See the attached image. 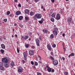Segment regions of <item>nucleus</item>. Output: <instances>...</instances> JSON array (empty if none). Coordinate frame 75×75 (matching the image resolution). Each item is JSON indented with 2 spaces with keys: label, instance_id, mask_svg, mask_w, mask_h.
<instances>
[{
  "label": "nucleus",
  "instance_id": "26",
  "mask_svg": "<svg viewBox=\"0 0 75 75\" xmlns=\"http://www.w3.org/2000/svg\"><path fill=\"white\" fill-rule=\"evenodd\" d=\"M68 20L69 22H71L72 21V19L71 18H69L68 19Z\"/></svg>",
  "mask_w": 75,
  "mask_h": 75
},
{
  "label": "nucleus",
  "instance_id": "36",
  "mask_svg": "<svg viewBox=\"0 0 75 75\" xmlns=\"http://www.w3.org/2000/svg\"><path fill=\"white\" fill-rule=\"evenodd\" d=\"M38 22L40 24H42V23H43V22L42 21H38Z\"/></svg>",
  "mask_w": 75,
  "mask_h": 75
},
{
  "label": "nucleus",
  "instance_id": "27",
  "mask_svg": "<svg viewBox=\"0 0 75 75\" xmlns=\"http://www.w3.org/2000/svg\"><path fill=\"white\" fill-rule=\"evenodd\" d=\"M0 51L1 53V54H3L4 52V50L3 49H1L0 50Z\"/></svg>",
  "mask_w": 75,
  "mask_h": 75
},
{
  "label": "nucleus",
  "instance_id": "56",
  "mask_svg": "<svg viewBox=\"0 0 75 75\" xmlns=\"http://www.w3.org/2000/svg\"><path fill=\"white\" fill-rule=\"evenodd\" d=\"M63 60V61H64V60H65V58L64 57H63L62 58Z\"/></svg>",
  "mask_w": 75,
  "mask_h": 75
},
{
  "label": "nucleus",
  "instance_id": "48",
  "mask_svg": "<svg viewBox=\"0 0 75 75\" xmlns=\"http://www.w3.org/2000/svg\"><path fill=\"white\" fill-rule=\"evenodd\" d=\"M22 62L23 63V64H24L25 63V61L23 60L22 61Z\"/></svg>",
  "mask_w": 75,
  "mask_h": 75
},
{
  "label": "nucleus",
  "instance_id": "53",
  "mask_svg": "<svg viewBox=\"0 0 75 75\" xmlns=\"http://www.w3.org/2000/svg\"><path fill=\"white\" fill-rule=\"evenodd\" d=\"M62 45L63 47H65V45H64V43H62Z\"/></svg>",
  "mask_w": 75,
  "mask_h": 75
},
{
  "label": "nucleus",
  "instance_id": "29",
  "mask_svg": "<svg viewBox=\"0 0 75 75\" xmlns=\"http://www.w3.org/2000/svg\"><path fill=\"white\" fill-rule=\"evenodd\" d=\"M58 28H54V30L53 31H58Z\"/></svg>",
  "mask_w": 75,
  "mask_h": 75
},
{
  "label": "nucleus",
  "instance_id": "61",
  "mask_svg": "<svg viewBox=\"0 0 75 75\" xmlns=\"http://www.w3.org/2000/svg\"><path fill=\"white\" fill-rule=\"evenodd\" d=\"M39 0H35V1L36 2L39 1Z\"/></svg>",
  "mask_w": 75,
  "mask_h": 75
},
{
  "label": "nucleus",
  "instance_id": "2",
  "mask_svg": "<svg viewBox=\"0 0 75 75\" xmlns=\"http://www.w3.org/2000/svg\"><path fill=\"white\" fill-rule=\"evenodd\" d=\"M2 61L5 63H7L8 61V59L6 58H3L2 59Z\"/></svg>",
  "mask_w": 75,
  "mask_h": 75
},
{
  "label": "nucleus",
  "instance_id": "3",
  "mask_svg": "<svg viewBox=\"0 0 75 75\" xmlns=\"http://www.w3.org/2000/svg\"><path fill=\"white\" fill-rule=\"evenodd\" d=\"M36 17H37V18L39 19L42 17V14H41L37 13L36 14Z\"/></svg>",
  "mask_w": 75,
  "mask_h": 75
},
{
  "label": "nucleus",
  "instance_id": "24",
  "mask_svg": "<svg viewBox=\"0 0 75 75\" xmlns=\"http://www.w3.org/2000/svg\"><path fill=\"white\" fill-rule=\"evenodd\" d=\"M42 31L44 33H47V32H48L47 30H43Z\"/></svg>",
  "mask_w": 75,
  "mask_h": 75
},
{
  "label": "nucleus",
  "instance_id": "6",
  "mask_svg": "<svg viewBox=\"0 0 75 75\" xmlns=\"http://www.w3.org/2000/svg\"><path fill=\"white\" fill-rule=\"evenodd\" d=\"M61 18L60 15L59 13H57L56 15V19L57 20H59Z\"/></svg>",
  "mask_w": 75,
  "mask_h": 75
},
{
  "label": "nucleus",
  "instance_id": "63",
  "mask_svg": "<svg viewBox=\"0 0 75 75\" xmlns=\"http://www.w3.org/2000/svg\"><path fill=\"white\" fill-rule=\"evenodd\" d=\"M15 36L16 37H17V35H15Z\"/></svg>",
  "mask_w": 75,
  "mask_h": 75
},
{
  "label": "nucleus",
  "instance_id": "5",
  "mask_svg": "<svg viewBox=\"0 0 75 75\" xmlns=\"http://www.w3.org/2000/svg\"><path fill=\"white\" fill-rule=\"evenodd\" d=\"M35 41H36L37 45L39 47V46H40V40L37 38L35 39Z\"/></svg>",
  "mask_w": 75,
  "mask_h": 75
},
{
  "label": "nucleus",
  "instance_id": "57",
  "mask_svg": "<svg viewBox=\"0 0 75 75\" xmlns=\"http://www.w3.org/2000/svg\"><path fill=\"white\" fill-rule=\"evenodd\" d=\"M24 59L26 61V60H27V57H25V58H24Z\"/></svg>",
  "mask_w": 75,
  "mask_h": 75
},
{
  "label": "nucleus",
  "instance_id": "54",
  "mask_svg": "<svg viewBox=\"0 0 75 75\" xmlns=\"http://www.w3.org/2000/svg\"><path fill=\"white\" fill-rule=\"evenodd\" d=\"M51 1H52V2H53V3H54L55 1L54 0H51Z\"/></svg>",
  "mask_w": 75,
  "mask_h": 75
},
{
  "label": "nucleus",
  "instance_id": "43",
  "mask_svg": "<svg viewBox=\"0 0 75 75\" xmlns=\"http://www.w3.org/2000/svg\"><path fill=\"white\" fill-rule=\"evenodd\" d=\"M31 48L32 49H35V48L34 46H32L31 47Z\"/></svg>",
  "mask_w": 75,
  "mask_h": 75
},
{
  "label": "nucleus",
  "instance_id": "40",
  "mask_svg": "<svg viewBox=\"0 0 75 75\" xmlns=\"http://www.w3.org/2000/svg\"><path fill=\"white\" fill-rule=\"evenodd\" d=\"M37 75H42L41 74L40 72H37Z\"/></svg>",
  "mask_w": 75,
  "mask_h": 75
},
{
  "label": "nucleus",
  "instance_id": "12",
  "mask_svg": "<svg viewBox=\"0 0 75 75\" xmlns=\"http://www.w3.org/2000/svg\"><path fill=\"white\" fill-rule=\"evenodd\" d=\"M1 48H2V49H5L6 48V47H5V45L3 44H1Z\"/></svg>",
  "mask_w": 75,
  "mask_h": 75
},
{
  "label": "nucleus",
  "instance_id": "62",
  "mask_svg": "<svg viewBox=\"0 0 75 75\" xmlns=\"http://www.w3.org/2000/svg\"><path fill=\"white\" fill-rule=\"evenodd\" d=\"M38 62H39V64H41V62L40 61H39Z\"/></svg>",
  "mask_w": 75,
  "mask_h": 75
},
{
  "label": "nucleus",
  "instance_id": "37",
  "mask_svg": "<svg viewBox=\"0 0 75 75\" xmlns=\"http://www.w3.org/2000/svg\"><path fill=\"white\" fill-rule=\"evenodd\" d=\"M64 74L65 75H68V73L66 71L64 72Z\"/></svg>",
  "mask_w": 75,
  "mask_h": 75
},
{
  "label": "nucleus",
  "instance_id": "60",
  "mask_svg": "<svg viewBox=\"0 0 75 75\" xmlns=\"http://www.w3.org/2000/svg\"><path fill=\"white\" fill-rule=\"evenodd\" d=\"M62 35L63 37H64V36L65 35V33L63 34Z\"/></svg>",
  "mask_w": 75,
  "mask_h": 75
},
{
  "label": "nucleus",
  "instance_id": "19",
  "mask_svg": "<svg viewBox=\"0 0 75 75\" xmlns=\"http://www.w3.org/2000/svg\"><path fill=\"white\" fill-rule=\"evenodd\" d=\"M55 14L54 13H53L52 14L51 16L52 17H53V18H55Z\"/></svg>",
  "mask_w": 75,
  "mask_h": 75
},
{
  "label": "nucleus",
  "instance_id": "30",
  "mask_svg": "<svg viewBox=\"0 0 75 75\" xmlns=\"http://www.w3.org/2000/svg\"><path fill=\"white\" fill-rule=\"evenodd\" d=\"M29 46H30V45H29L28 44H26V45H25V47H26V48H28V47H29Z\"/></svg>",
  "mask_w": 75,
  "mask_h": 75
},
{
  "label": "nucleus",
  "instance_id": "58",
  "mask_svg": "<svg viewBox=\"0 0 75 75\" xmlns=\"http://www.w3.org/2000/svg\"><path fill=\"white\" fill-rule=\"evenodd\" d=\"M12 16H13V14H11L9 15V17H12Z\"/></svg>",
  "mask_w": 75,
  "mask_h": 75
},
{
  "label": "nucleus",
  "instance_id": "7",
  "mask_svg": "<svg viewBox=\"0 0 75 75\" xmlns=\"http://www.w3.org/2000/svg\"><path fill=\"white\" fill-rule=\"evenodd\" d=\"M29 37L28 36H23L22 37V38L23 40H27L28 39V38Z\"/></svg>",
  "mask_w": 75,
  "mask_h": 75
},
{
  "label": "nucleus",
  "instance_id": "38",
  "mask_svg": "<svg viewBox=\"0 0 75 75\" xmlns=\"http://www.w3.org/2000/svg\"><path fill=\"white\" fill-rule=\"evenodd\" d=\"M20 27H23V25L22 24H19L18 25Z\"/></svg>",
  "mask_w": 75,
  "mask_h": 75
},
{
  "label": "nucleus",
  "instance_id": "8",
  "mask_svg": "<svg viewBox=\"0 0 75 75\" xmlns=\"http://www.w3.org/2000/svg\"><path fill=\"white\" fill-rule=\"evenodd\" d=\"M54 63V64L55 65H57L58 64V61L56 60H54V62H53Z\"/></svg>",
  "mask_w": 75,
  "mask_h": 75
},
{
  "label": "nucleus",
  "instance_id": "25",
  "mask_svg": "<svg viewBox=\"0 0 75 75\" xmlns=\"http://www.w3.org/2000/svg\"><path fill=\"white\" fill-rule=\"evenodd\" d=\"M23 55L24 57H27V53H23Z\"/></svg>",
  "mask_w": 75,
  "mask_h": 75
},
{
  "label": "nucleus",
  "instance_id": "52",
  "mask_svg": "<svg viewBox=\"0 0 75 75\" xmlns=\"http://www.w3.org/2000/svg\"><path fill=\"white\" fill-rule=\"evenodd\" d=\"M51 54L52 55H53L54 54L53 53V52H51Z\"/></svg>",
  "mask_w": 75,
  "mask_h": 75
},
{
  "label": "nucleus",
  "instance_id": "51",
  "mask_svg": "<svg viewBox=\"0 0 75 75\" xmlns=\"http://www.w3.org/2000/svg\"><path fill=\"white\" fill-rule=\"evenodd\" d=\"M39 39L40 40V41H42V39L40 37L39 38Z\"/></svg>",
  "mask_w": 75,
  "mask_h": 75
},
{
  "label": "nucleus",
  "instance_id": "22",
  "mask_svg": "<svg viewBox=\"0 0 75 75\" xmlns=\"http://www.w3.org/2000/svg\"><path fill=\"white\" fill-rule=\"evenodd\" d=\"M50 39H53L54 38V35L52 34L50 36Z\"/></svg>",
  "mask_w": 75,
  "mask_h": 75
},
{
  "label": "nucleus",
  "instance_id": "14",
  "mask_svg": "<svg viewBox=\"0 0 75 75\" xmlns=\"http://www.w3.org/2000/svg\"><path fill=\"white\" fill-rule=\"evenodd\" d=\"M10 65L12 67H14V66H15V64L13 62H11L10 63Z\"/></svg>",
  "mask_w": 75,
  "mask_h": 75
},
{
  "label": "nucleus",
  "instance_id": "28",
  "mask_svg": "<svg viewBox=\"0 0 75 75\" xmlns=\"http://www.w3.org/2000/svg\"><path fill=\"white\" fill-rule=\"evenodd\" d=\"M10 14V11H8L6 12V14L8 16Z\"/></svg>",
  "mask_w": 75,
  "mask_h": 75
},
{
  "label": "nucleus",
  "instance_id": "42",
  "mask_svg": "<svg viewBox=\"0 0 75 75\" xmlns=\"http://www.w3.org/2000/svg\"><path fill=\"white\" fill-rule=\"evenodd\" d=\"M18 7H21V4H19L18 5Z\"/></svg>",
  "mask_w": 75,
  "mask_h": 75
},
{
  "label": "nucleus",
  "instance_id": "9",
  "mask_svg": "<svg viewBox=\"0 0 75 75\" xmlns=\"http://www.w3.org/2000/svg\"><path fill=\"white\" fill-rule=\"evenodd\" d=\"M21 12L19 11H18L16 12V16H18L20 14H21Z\"/></svg>",
  "mask_w": 75,
  "mask_h": 75
},
{
  "label": "nucleus",
  "instance_id": "31",
  "mask_svg": "<svg viewBox=\"0 0 75 75\" xmlns=\"http://www.w3.org/2000/svg\"><path fill=\"white\" fill-rule=\"evenodd\" d=\"M50 20L52 22H54V19L53 18H51Z\"/></svg>",
  "mask_w": 75,
  "mask_h": 75
},
{
  "label": "nucleus",
  "instance_id": "32",
  "mask_svg": "<svg viewBox=\"0 0 75 75\" xmlns=\"http://www.w3.org/2000/svg\"><path fill=\"white\" fill-rule=\"evenodd\" d=\"M3 66V64L2 62H0V67Z\"/></svg>",
  "mask_w": 75,
  "mask_h": 75
},
{
  "label": "nucleus",
  "instance_id": "18",
  "mask_svg": "<svg viewBox=\"0 0 75 75\" xmlns=\"http://www.w3.org/2000/svg\"><path fill=\"white\" fill-rule=\"evenodd\" d=\"M24 12L25 13H29V10H28V9H26L25 10Z\"/></svg>",
  "mask_w": 75,
  "mask_h": 75
},
{
  "label": "nucleus",
  "instance_id": "17",
  "mask_svg": "<svg viewBox=\"0 0 75 75\" xmlns=\"http://www.w3.org/2000/svg\"><path fill=\"white\" fill-rule=\"evenodd\" d=\"M49 59H52L53 60V62H54V57H53L52 56H50L49 57Z\"/></svg>",
  "mask_w": 75,
  "mask_h": 75
},
{
  "label": "nucleus",
  "instance_id": "33",
  "mask_svg": "<svg viewBox=\"0 0 75 75\" xmlns=\"http://www.w3.org/2000/svg\"><path fill=\"white\" fill-rule=\"evenodd\" d=\"M25 20H29V18L28 17L26 16L25 17Z\"/></svg>",
  "mask_w": 75,
  "mask_h": 75
},
{
  "label": "nucleus",
  "instance_id": "15",
  "mask_svg": "<svg viewBox=\"0 0 75 75\" xmlns=\"http://www.w3.org/2000/svg\"><path fill=\"white\" fill-rule=\"evenodd\" d=\"M0 70H1V71H4L5 69L4 67L2 66H1L0 67Z\"/></svg>",
  "mask_w": 75,
  "mask_h": 75
},
{
  "label": "nucleus",
  "instance_id": "55",
  "mask_svg": "<svg viewBox=\"0 0 75 75\" xmlns=\"http://www.w3.org/2000/svg\"><path fill=\"white\" fill-rule=\"evenodd\" d=\"M52 72H54V69H52Z\"/></svg>",
  "mask_w": 75,
  "mask_h": 75
},
{
  "label": "nucleus",
  "instance_id": "34",
  "mask_svg": "<svg viewBox=\"0 0 75 75\" xmlns=\"http://www.w3.org/2000/svg\"><path fill=\"white\" fill-rule=\"evenodd\" d=\"M35 66H37L38 65V63L36 62H35Z\"/></svg>",
  "mask_w": 75,
  "mask_h": 75
},
{
  "label": "nucleus",
  "instance_id": "59",
  "mask_svg": "<svg viewBox=\"0 0 75 75\" xmlns=\"http://www.w3.org/2000/svg\"><path fill=\"white\" fill-rule=\"evenodd\" d=\"M71 38H74V36L73 35H72Z\"/></svg>",
  "mask_w": 75,
  "mask_h": 75
},
{
  "label": "nucleus",
  "instance_id": "47",
  "mask_svg": "<svg viewBox=\"0 0 75 75\" xmlns=\"http://www.w3.org/2000/svg\"><path fill=\"white\" fill-rule=\"evenodd\" d=\"M63 50H64V51L65 52V51H66V50L65 49V46H63Z\"/></svg>",
  "mask_w": 75,
  "mask_h": 75
},
{
  "label": "nucleus",
  "instance_id": "50",
  "mask_svg": "<svg viewBox=\"0 0 75 75\" xmlns=\"http://www.w3.org/2000/svg\"><path fill=\"white\" fill-rule=\"evenodd\" d=\"M41 21H42V22H43V21H44V18H42L41 19Z\"/></svg>",
  "mask_w": 75,
  "mask_h": 75
},
{
  "label": "nucleus",
  "instance_id": "64",
  "mask_svg": "<svg viewBox=\"0 0 75 75\" xmlns=\"http://www.w3.org/2000/svg\"><path fill=\"white\" fill-rule=\"evenodd\" d=\"M15 2H17V0H14Z\"/></svg>",
  "mask_w": 75,
  "mask_h": 75
},
{
  "label": "nucleus",
  "instance_id": "45",
  "mask_svg": "<svg viewBox=\"0 0 75 75\" xmlns=\"http://www.w3.org/2000/svg\"><path fill=\"white\" fill-rule=\"evenodd\" d=\"M17 51L18 52V53H19V52H20V51H19V50H18V48H17Z\"/></svg>",
  "mask_w": 75,
  "mask_h": 75
},
{
  "label": "nucleus",
  "instance_id": "4",
  "mask_svg": "<svg viewBox=\"0 0 75 75\" xmlns=\"http://www.w3.org/2000/svg\"><path fill=\"white\" fill-rule=\"evenodd\" d=\"M29 54L30 55L32 56L34 55V50H31L29 51Z\"/></svg>",
  "mask_w": 75,
  "mask_h": 75
},
{
  "label": "nucleus",
  "instance_id": "44",
  "mask_svg": "<svg viewBox=\"0 0 75 75\" xmlns=\"http://www.w3.org/2000/svg\"><path fill=\"white\" fill-rule=\"evenodd\" d=\"M4 22H7V19H4Z\"/></svg>",
  "mask_w": 75,
  "mask_h": 75
},
{
  "label": "nucleus",
  "instance_id": "35",
  "mask_svg": "<svg viewBox=\"0 0 75 75\" xmlns=\"http://www.w3.org/2000/svg\"><path fill=\"white\" fill-rule=\"evenodd\" d=\"M52 47H53V48H55L56 47V45L55 44H53L52 45Z\"/></svg>",
  "mask_w": 75,
  "mask_h": 75
},
{
  "label": "nucleus",
  "instance_id": "10",
  "mask_svg": "<svg viewBox=\"0 0 75 75\" xmlns=\"http://www.w3.org/2000/svg\"><path fill=\"white\" fill-rule=\"evenodd\" d=\"M47 47L49 50H51L52 48L50 45L49 44L48 45Z\"/></svg>",
  "mask_w": 75,
  "mask_h": 75
},
{
  "label": "nucleus",
  "instance_id": "20",
  "mask_svg": "<svg viewBox=\"0 0 75 75\" xmlns=\"http://www.w3.org/2000/svg\"><path fill=\"white\" fill-rule=\"evenodd\" d=\"M18 18L19 20H23V16H21L19 17Z\"/></svg>",
  "mask_w": 75,
  "mask_h": 75
},
{
  "label": "nucleus",
  "instance_id": "46",
  "mask_svg": "<svg viewBox=\"0 0 75 75\" xmlns=\"http://www.w3.org/2000/svg\"><path fill=\"white\" fill-rule=\"evenodd\" d=\"M72 56H74V55H75V54H74V53H72L71 54Z\"/></svg>",
  "mask_w": 75,
  "mask_h": 75
},
{
  "label": "nucleus",
  "instance_id": "23",
  "mask_svg": "<svg viewBox=\"0 0 75 75\" xmlns=\"http://www.w3.org/2000/svg\"><path fill=\"white\" fill-rule=\"evenodd\" d=\"M36 16V14H35L34 16L33 17V18H34V20H35V21H36V20H37V16Z\"/></svg>",
  "mask_w": 75,
  "mask_h": 75
},
{
  "label": "nucleus",
  "instance_id": "21",
  "mask_svg": "<svg viewBox=\"0 0 75 75\" xmlns=\"http://www.w3.org/2000/svg\"><path fill=\"white\" fill-rule=\"evenodd\" d=\"M30 15L31 16H33L34 15V12H33L31 11L30 13Z\"/></svg>",
  "mask_w": 75,
  "mask_h": 75
},
{
  "label": "nucleus",
  "instance_id": "16",
  "mask_svg": "<svg viewBox=\"0 0 75 75\" xmlns=\"http://www.w3.org/2000/svg\"><path fill=\"white\" fill-rule=\"evenodd\" d=\"M53 33L54 34V35H56L58 34V33L57 31H55L54 30H53Z\"/></svg>",
  "mask_w": 75,
  "mask_h": 75
},
{
  "label": "nucleus",
  "instance_id": "39",
  "mask_svg": "<svg viewBox=\"0 0 75 75\" xmlns=\"http://www.w3.org/2000/svg\"><path fill=\"white\" fill-rule=\"evenodd\" d=\"M63 12V10L62 9H61L60 10V14H62V12Z\"/></svg>",
  "mask_w": 75,
  "mask_h": 75
},
{
  "label": "nucleus",
  "instance_id": "1",
  "mask_svg": "<svg viewBox=\"0 0 75 75\" xmlns=\"http://www.w3.org/2000/svg\"><path fill=\"white\" fill-rule=\"evenodd\" d=\"M18 72H23V69L22 67L19 66L18 67Z\"/></svg>",
  "mask_w": 75,
  "mask_h": 75
},
{
  "label": "nucleus",
  "instance_id": "11",
  "mask_svg": "<svg viewBox=\"0 0 75 75\" xmlns=\"http://www.w3.org/2000/svg\"><path fill=\"white\" fill-rule=\"evenodd\" d=\"M9 63H6L4 64V66L6 68H8L9 67Z\"/></svg>",
  "mask_w": 75,
  "mask_h": 75
},
{
  "label": "nucleus",
  "instance_id": "41",
  "mask_svg": "<svg viewBox=\"0 0 75 75\" xmlns=\"http://www.w3.org/2000/svg\"><path fill=\"white\" fill-rule=\"evenodd\" d=\"M30 64H31L32 65H34V62H33V61H31Z\"/></svg>",
  "mask_w": 75,
  "mask_h": 75
},
{
  "label": "nucleus",
  "instance_id": "49",
  "mask_svg": "<svg viewBox=\"0 0 75 75\" xmlns=\"http://www.w3.org/2000/svg\"><path fill=\"white\" fill-rule=\"evenodd\" d=\"M38 57H39L40 58V60H41V57H40V55H38Z\"/></svg>",
  "mask_w": 75,
  "mask_h": 75
},
{
  "label": "nucleus",
  "instance_id": "13",
  "mask_svg": "<svg viewBox=\"0 0 75 75\" xmlns=\"http://www.w3.org/2000/svg\"><path fill=\"white\" fill-rule=\"evenodd\" d=\"M52 70V69L51 68H50V67H48V68L47 69V71H48L49 72H51V70Z\"/></svg>",
  "mask_w": 75,
  "mask_h": 75
}]
</instances>
